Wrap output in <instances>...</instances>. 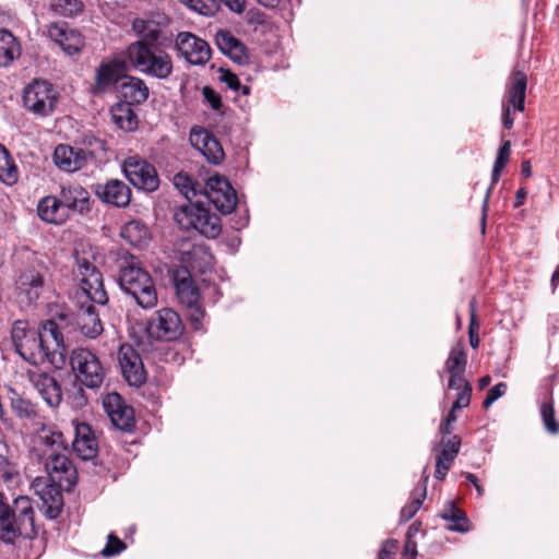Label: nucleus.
Wrapping results in <instances>:
<instances>
[{"label":"nucleus","instance_id":"nucleus-33","mask_svg":"<svg viewBox=\"0 0 559 559\" xmlns=\"http://www.w3.org/2000/svg\"><path fill=\"white\" fill-rule=\"evenodd\" d=\"M20 55L21 45L15 36L7 29H0V67L10 66Z\"/></svg>","mask_w":559,"mask_h":559},{"label":"nucleus","instance_id":"nucleus-12","mask_svg":"<svg viewBox=\"0 0 559 559\" xmlns=\"http://www.w3.org/2000/svg\"><path fill=\"white\" fill-rule=\"evenodd\" d=\"M204 194L222 214L231 213L237 205L236 191L223 177L214 176L209 178L204 188Z\"/></svg>","mask_w":559,"mask_h":559},{"label":"nucleus","instance_id":"nucleus-42","mask_svg":"<svg viewBox=\"0 0 559 559\" xmlns=\"http://www.w3.org/2000/svg\"><path fill=\"white\" fill-rule=\"evenodd\" d=\"M174 185L189 201L202 192V187L185 174H177L174 177Z\"/></svg>","mask_w":559,"mask_h":559},{"label":"nucleus","instance_id":"nucleus-27","mask_svg":"<svg viewBox=\"0 0 559 559\" xmlns=\"http://www.w3.org/2000/svg\"><path fill=\"white\" fill-rule=\"evenodd\" d=\"M215 40L219 50L233 61L238 64H246L248 62L249 58L245 45L230 32L219 29L215 35Z\"/></svg>","mask_w":559,"mask_h":559},{"label":"nucleus","instance_id":"nucleus-30","mask_svg":"<svg viewBox=\"0 0 559 559\" xmlns=\"http://www.w3.org/2000/svg\"><path fill=\"white\" fill-rule=\"evenodd\" d=\"M38 216L46 223L61 225L69 214L56 195H47L43 198L37 205Z\"/></svg>","mask_w":559,"mask_h":559},{"label":"nucleus","instance_id":"nucleus-22","mask_svg":"<svg viewBox=\"0 0 559 559\" xmlns=\"http://www.w3.org/2000/svg\"><path fill=\"white\" fill-rule=\"evenodd\" d=\"M467 357L462 342H457L450 350L445 361V370L450 373L449 388L460 389L465 386L464 378Z\"/></svg>","mask_w":559,"mask_h":559},{"label":"nucleus","instance_id":"nucleus-47","mask_svg":"<svg viewBox=\"0 0 559 559\" xmlns=\"http://www.w3.org/2000/svg\"><path fill=\"white\" fill-rule=\"evenodd\" d=\"M461 439L457 436L442 437L439 442V456L456 457L460 452Z\"/></svg>","mask_w":559,"mask_h":559},{"label":"nucleus","instance_id":"nucleus-50","mask_svg":"<svg viewBox=\"0 0 559 559\" xmlns=\"http://www.w3.org/2000/svg\"><path fill=\"white\" fill-rule=\"evenodd\" d=\"M426 498V486L421 489L420 493L413 498L409 504L405 506L401 511V521H409L420 509L424 499Z\"/></svg>","mask_w":559,"mask_h":559},{"label":"nucleus","instance_id":"nucleus-13","mask_svg":"<svg viewBox=\"0 0 559 559\" xmlns=\"http://www.w3.org/2000/svg\"><path fill=\"white\" fill-rule=\"evenodd\" d=\"M80 288L87 299L95 304L105 305L108 300L104 288L102 273L90 262L79 264L78 274Z\"/></svg>","mask_w":559,"mask_h":559},{"label":"nucleus","instance_id":"nucleus-53","mask_svg":"<svg viewBox=\"0 0 559 559\" xmlns=\"http://www.w3.org/2000/svg\"><path fill=\"white\" fill-rule=\"evenodd\" d=\"M187 309V316L190 320L191 324L195 330L201 328L202 320L204 318V310L200 305V300L197 302H193L192 305H186Z\"/></svg>","mask_w":559,"mask_h":559},{"label":"nucleus","instance_id":"nucleus-23","mask_svg":"<svg viewBox=\"0 0 559 559\" xmlns=\"http://www.w3.org/2000/svg\"><path fill=\"white\" fill-rule=\"evenodd\" d=\"M90 155L82 148L60 144L55 150L53 160L59 169L74 173L85 166Z\"/></svg>","mask_w":559,"mask_h":559},{"label":"nucleus","instance_id":"nucleus-14","mask_svg":"<svg viewBox=\"0 0 559 559\" xmlns=\"http://www.w3.org/2000/svg\"><path fill=\"white\" fill-rule=\"evenodd\" d=\"M103 407L112 426L121 431H131L134 427L133 408L126 404L120 394L108 393L103 399Z\"/></svg>","mask_w":559,"mask_h":559},{"label":"nucleus","instance_id":"nucleus-18","mask_svg":"<svg viewBox=\"0 0 559 559\" xmlns=\"http://www.w3.org/2000/svg\"><path fill=\"white\" fill-rule=\"evenodd\" d=\"M33 388L49 407H58L62 401V390L58 380L48 372L29 371Z\"/></svg>","mask_w":559,"mask_h":559},{"label":"nucleus","instance_id":"nucleus-32","mask_svg":"<svg viewBox=\"0 0 559 559\" xmlns=\"http://www.w3.org/2000/svg\"><path fill=\"white\" fill-rule=\"evenodd\" d=\"M76 325L90 338L97 337L103 332V325L93 305H82L76 314Z\"/></svg>","mask_w":559,"mask_h":559},{"label":"nucleus","instance_id":"nucleus-15","mask_svg":"<svg viewBox=\"0 0 559 559\" xmlns=\"http://www.w3.org/2000/svg\"><path fill=\"white\" fill-rule=\"evenodd\" d=\"M0 524H34V509L31 499L20 496L12 504L5 502L0 492Z\"/></svg>","mask_w":559,"mask_h":559},{"label":"nucleus","instance_id":"nucleus-59","mask_svg":"<svg viewBox=\"0 0 559 559\" xmlns=\"http://www.w3.org/2000/svg\"><path fill=\"white\" fill-rule=\"evenodd\" d=\"M221 80L231 90L238 91L241 87L240 81L236 74L230 71H224Z\"/></svg>","mask_w":559,"mask_h":559},{"label":"nucleus","instance_id":"nucleus-29","mask_svg":"<svg viewBox=\"0 0 559 559\" xmlns=\"http://www.w3.org/2000/svg\"><path fill=\"white\" fill-rule=\"evenodd\" d=\"M123 103L129 105L143 104L148 97V87L145 82L135 76H124L118 86Z\"/></svg>","mask_w":559,"mask_h":559},{"label":"nucleus","instance_id":"nucleus-10","mask_svg":"<svg viewBox=\"0 0 559 559\" xmlns=\"http://www.w3.org/2000/svg\"><path fill=\"white\" fill-rule=\"evenodd\" d=\"M122 171L128 180L138 189L153 192L159 187L156 169L140 156H130L122 164Z\"/></svg>","mask_w":559,"mask_h":559},{"label":"nucleus","instance_id":"nucleus-46","mask_svg":"<svg viewBox=\"0 0 559 559\" xmlns=\"http://www.w3.org/2000/svg\"><path fill=\"white\" fill-rule=\"evenodd\" d=\"M51 8L61 15L73 16L83 11V2L81 0H52Z\"/></svg>","mask_w":559,"mask_h":559},{"label":"nucleus","instance_id":"nucleus-4","mask_svg":"<svg viewBox=\"0 0 559 559\" xmlns=\"http://www.w3.org/2000/svg\"><path fill=\"white\" fill-rule=\"evenodd\" d=\"M174 219L185 230H195L214 239L222 231L221 218L199 203L189 202L175 209Z\"/></svg>","mask_w":559,"mask_h":559},{"label":"nucleus","instance_id":"nucleus-9","mask_svg":"<svg viewBox=\"0 0 559 559\" xmlns=\"http://www.w3.org/2000/svg\"><path fill=\"white\" fill-rule=\"evenodd\" d=\"M527 78L522 71H514L510 78V83L502 103V124L506 129H511L514 123L512 112L524 111L526 96Z\"/></svg>","mask_w":559,"mask_h":559},{"label":"nucleus","instance_id":"nucleus-49","mask_svg":"<svg viewBox=\"0 0 559 559\" xmlns=\"http://www.w3.org/2000/svg\"><path fill=\"white\" fill-rule=\"evenodd\" d=\"M441 519L455 524H462L467 521L465 513L459 509L454 502L449 501L442 509Z\"/></svg>","mask_w":559,"mask_h":559},{"label":"nucleus","instance_id":"nucleus-2","mask_svg":"<svg viewBox=\"0 0 559 559\" xmlns=\"http://www.w3.org/2000/svg\"><path fill=\"white\" fill-rule=\"evenodd\" d=\"M118 284L124 295L142 309L150 310L157 306L155 282L133 257L120 265Z\"/></svg>","mask_w":559,"mask_h":559},{"label":"nucleus","instance_id":"nucleus-3","mask_svg":"<svg viewBox=\"0 0 559 559\" xmlns=\"http://www.w3.org/2000/svg\"><path fill=\"white\" fill-rule=\"evenodd\" d=\"M129 64L146 75L164 80L173 73L171 57L156 45L134 41L126 50Z\"/></svg>","mask_w":559,"mask_h":559},{"label":"nucleus","instance_id":"nucleus-21","mask_svg":"<svg viewBox=\"0 0 559 559\" xmlns=\"http://www.w3.org/2000/svg\"><path fill=\"white\" fill-rule=\"evenodd\" d=\"M58 198L68 214H84L91 210L90 193L80 185L61 186Z\"/></svg>","mask_w":559,"mask_h":559},{"label":"nucleus","instance_id":"nucleus-31","mask_svg":"<svg viewBox=\"0 0 559 559\" xmlns=\"http://www.w3.org/2000/svg\"><path fill=\"white\" fill-rule=\"evenodd\" d=\"M44 285V278L35 270H26L16 281V289L20 297H24L27 302L38 299L40 289Z\"/></svg>","mask_w":559,"mask_h":559},{"label":"nucleus","instance_id":"nucleus-24","mask_svg":"<svg viewBox=\"0 0 559 559\" xmlns=\"http://www.w3.org/2000/svg\"><path fill=\"white\" fill-rule=\"evenodd\" d=\"M95 193L103 202L118 207H124L131 201L130 188L118 179H111L104 185H97Z\"/></svg>","mask_w":559,"mask_h":559},{"label":"nucleus","instance_id":"nucleus-57","mask_svg":"<svg viewBox=\"0 0 559 559\" xmlns=\"http://www.w3.org/2000/svg\"><path fill=\"white\" fill-rule=\"evenodd\" d=\"M454 457L439 456L436 457V472L435 476L437 479H443L451 468Z\"/></svg>","mask_w":559,"mask_h":559},{"label":"nucleus","instance_id":"nucleus-43","mask_svg":"<svg viewBox=\"0 0 559 559\" xmlns=\"http://www.w3.org/2000/svg\"><path fill=\"white\" fill-rule=\"evenodd\" d=\"M62 490L63 489H58L56 487H51L48 489V502L43 503L44 513L47 520H55L59 515L62 504Z\"/></svg>","mask_w":559,"mask_h":559},{"label":"nucleus","instance_id":"nucleus-58","mask_svg":"<svg viewBox=\"0 0 559 559\" xmlns=\"http://www.w3.org/2000/svg\"><path fill=\"white\" fill-rule=\"evenodd\" d=\"M203 96L205 100L210 104V106L214 110H218L222 106V98L221 96L211 87L204 86L203 87Z\"/></svg>","mask_w":559,"mask_h":559},{"label":"nucleus","instance_id":"nucleus-34","mask_svg":"<svg viewBox=\"0 0 559 559\" xmlns=\"http://www.w3.org/2000/svg\"><path fill=\"white\" fill-rule=\"evenodd\" d=\"M114 123L121 130L133 131L138 126V118L128 103H117L110 110Z\"/></svg>","mask_w":559,"mask_h":559},{"label":"nucleus","instance_id":"nucleus-41","mask_svg":"<svg viewBox=\"0 0 559 559\" xmlns=\"http://www.w3.org/2000/svg\"><path fill=\"white\" fill-rule=\"evenodd\" d=\"M22 476L19 466L4 455L0 454V481L8 488H13L21 483Z\"/></svg>","mask_w":559,"mask_h":559},{"label":"nucleus","instance_id":"nucleus-54","mask_svg":"<svg viewBox=\"0 0 559 559\" xmlns=\"http://www.w3.org/2000/svg\"><path fill=\"white\" fill-rule=\"evenodd\" d=\"M56 485L53 483H50L49 479H45L41 477H37L32 483V488L34 489L35 493L39 496L43 503L48 502L49 495L47 493L48 489L51 487H55Z\"/></svg>","mask_w":559,"mask_h":559},{"label":"nucleus","instance_id":"nucleus-26","mask_svg":"<svg viewBox=\"0 0 559 559\" xmlns=\"http://www.w3.org/2000/svg\"><path fill=\"white\" fill-rule=\"evenodd\" d=\"M213 255L203 245H193L189 250H182L180 261L182 266L190 273L197 272L204 274L211 270L213 265Z\"/></svg>","mask_w":559,"mask_h":559},{"label":"nucleus","instance_id":"nucleus-62","mask_svg":"<svg viewBox=\"0 0 559 559\" xmlns=\"http://www.w3.org/2000/svg\"><path fill=\"white\" fill-rule=\"evenodd\" d=\"M489 202V187L487 188L485 192L484 198V206H483V215H481V233L485 234L486 231V219H487V203Z\"/></svg>","mask_w":559,"mask_h":559},{"label":"nucleus","instance_id":"nucleus-5","mask_svg":"<svg viewBox=\"0 0 559 559\" xmlns=\"http://www.w3.org/2000/svg\"><path fill=\"white\" fill-rule=\"evenodd\" d=\"M66 320V314H61L58 320H45L39 324L38 330H36L43 343V347L48 354V361L58 369H61L67 361V346L62 333Z\"/></svg>","mask_w":559,"mask_h":559},{"label":"nucleus","instance_id":"nucleus-8","mask_svg":"<svg viewBox=\"0 0 559 559\" xmlns=\"http://www.w3.org/2000/svg\"><path fill=\"white\" fill-rule=\"evenodd\" d=\"M12 340L16 352L24 360L35 366L48 361V354L35 329L26 330L19 322L13 326Z\"/></svg>","mask_w":559,"mask_h":559},{"label":"nucleus","instance_id":"nucleus-11","mask_svg":"<svg viewBox=\"0 0 559 559\" xmlns=\"http://www.w3.org/2000/svg\"><path fill=\"white\" fill-rule=\"evenodd\" d=\"M148 334L156 340L174 341L182 333L179 314L170 308L159 309L147 323Z\"/></svg>","mask_w":559,"mask_h":559},{"label":"nucleus","instance_id":"nucleus-19","mask_svg":"<svg viewBox=\"0 0 559 559\" xmlns=\"http://www.w3.org/2000/svg\"><path fill=\"white\" fill-rule=\"evenodd\" d=\"M47 34L69 56L80 52L84 46L82 35L64 22L51 23Z\"/></svg>","mask_w":559,"mask_h":559},{"label":"nucleus","instance_id":"nucleus-55","mask_svg":"<svg viewBox=\"0 0 559 559\" xmlns=\"http://www.w3.org/2000/svg\"><path fill=\"white\" fill-rule=\"evenodd\" d=\"M457 391L456 399L452 405L453 411H457L468 406L471 401V386L467 381H465V386L460 389H455Z\"/></svg>","mask_w":559,"mask_h":559},{"label":"nucleus","instance_id":"nucleus-36","mask_svg":"<svg viewBox=\"0 0 559 559\" xmlns=\"http://www.w3.org/2000/svg\"><path fill=\"white\" fill-rule=\"evenodd\" d=\"M121 237L133 247H141L151 237L150 229L140 221L133 219L123 225Z\"/></svg>","mask_w":559,"mask_h":559},{"label":"nucleus","instance_id":"nucleus-28","mask_svg":"<svg viewBox=\"0 0 559 559\" xmlns=\"http://www.w3.org/2000/svg\"><path fill=\"white\" fill-rule=\"evenodd\" d=\"M176 295L182 306L192 305L200 300V293L187 269H178L174 273Z\"/></svg>","mask_w":559,"mask_h":559},{"label":"nucleus","instance_id":"nucleus-64","mask_svg":"<svg viewBox=\"0 0 559 559\" xmlns=\"http://www.w3.org/2000/svg\"><path fill=\"white\" fill-rule=\"evenodd\" d=\"M469 342L472 347H476L478 345V337L474 334V317H472L471 325H469Z\"/></svg>","mask_w":559,"mask_h":559},{"label":"nucleus","instance_id":"nucleus-6","mask_svg":"<svg viewBox=\"0 0 559 559\" xmlns=\"http://www.w3.org/2000/svg\"><path fill=\"white\" fill-rule=\"evenodd\" d=\"M58 99V92L45 80H34L24 88L23 105L37 117L50 116L55 111Z\"/></svg>","mask_w":559,"mask_h":559},{"label":"nucleus","instance_id":"nucleus-61","mask_svg":"<svg viewBox=\"0 0 559 559\" xmlns=\"http://www.w3.org/2000/svg\"><path fill=\"white\" fill-rule=\"evenodd\" d=\"M506 392H507V384L503 382H500V383L496 384L495 386H491V404L496 400H498L499 397L504 395Z\"/></svg>","mask_w":559,"mask_h":559},{"label":"nucleus","instance_id":"nucleus-63","mask_svg":"<svg viewBox=\"0 0 559 559\" xmlns=\"http://www.w3.org/2000/svg\"><path fill=\"white\" fill-rule=\"evenodd\" d=\"M526 198V191L525 189L521 188L516 191V195H515V202H514V206L515 207H519L520 205L523 204V201L525 200Z\"/></svg>","mask_w":559,"mask_h":559},{"label":"nucleus","instance_id":"nucleus-56","mask_svg":"<svg viewBox=\"0 0 559 559\" xmlns=\"http://www.w3.org/2000/svg\"><path fill=\"white\" fill-rule=\"evenodd\" d=\"M399 542L396 539H386L382 543L378 552V559H393L399 550Z\"/></svg>","mask_w":559,"mask_h":559},{"label":"nucleus","instance_id":"nucleus-44","mask_svg":"<svg viewBox=\"0 0 559 559\" xmlns=\"http://www.w3.org/2000/svg\"><path fill=\"white\" fill-rule=\"evenodd\" d=\"M511 154V142L504 141L498 151V155L491 173V187L499 180L500 174L507 163L509 162Z\"/></svg>","mask_w":559,"mask_h":559},{"label":"nucleus","instance_id":"nucleus-35","mask_svg":"<svg viewBox=\"0 0 559 559\" xmlns=\"http://www.w3.org/2000/svg\"><path fill=\"white\" fill-rule=\"evenodd\" d=\"M121 70L122 64L119 61L102 63L96 72L94 91H106L111 84H114L117 81Z\"/></svg>","mask_w":559,"mask_h":559},{"label":"nucleus","instance_id":"nucleus-40","mask_svg":"<svg viewBox=\"0 0 559 559\" xmlns=\"http://www.w3.org/2000/svg\"><path fill=\"white\" fill-rule=\"evenodd\" d=\"M19 179L17 167L7 148L0 144V180L5 185H13Z\"/></svg>","mask_w":559,"mask_h":559},{"label":"nucleus","instance_id":"nucleus-1","mask_svg":"<svg viewBox=\"0 0 559 559\" xmlns=\"http://www.w3.org/2000/svg\"><path fill=\"white\" fill-rule=\"evenodd\" d=\"M32 452L56 488L70 491L74 487L78 472L69 457L68 441L61 432L43 430L35 439Z\"/></svg>","mask_w":559,"mask_h":559},{"label":"nucleus","instance_id":"nucleus-17","mask_svg":"<svg viewBox=\"0 0 559 559\" xmlns=\"http://www.w3.org/2000/svg\"><path fill=\"white\" fill-rule=\"evenodd\" d=\"M176 46L181 56L191 64H204L211 58V48L209 44L195 35L181 32L177 35Z\"/></svg>","mask_w":559,"mask_h":559},{"label":"nucleus","instance_id":"nucleus-60","mask_svg":"<svg viewBox=\"0 0 559 559\" xmlns=\"http://www.w3.org/2000/svg\"><path fill=\"white\" fill-rule=\"evenodd\" d=\"M222 2L233 12L241 13L245 10L246 0H218V7Z\"/></svg>","mask_w":559,"mask_h":559},{"label":"nucleus","instance_id":"nucleus-16","mask_svg":"<svg viewBox=\"0 0 559 559\" xmlns=\"http://www.w3.org/2000/svg\"><path fill=\"white\" fill-rule=\"evenodd\" d=\"M118 361L123 378L130 385L139 386L146 379V371L139 353L129 344L118 350Z\"/></svg>","mask_w":559,"mask_h":559},{"label":"nucleus","instance_id":"nucleus-25","mask_svg":"<svg viewBox=\"0 0 559 559\" xmlns=\"http://www.w3.org/2000/svg\"><path fill=\"white\" fill-rule=\"evenodd\" d=\"M75 437L72 441L74 452L84 461L93 460L98 452V443L90 425L78 423L74 426Z\"/></svg>","mask_w":559,"mask_h":559},{"label":"nucleus","instance_id":"nucleus-51","mask_svg":"<svg viewBox=\"0 0 559 559\" xmlns=\"http://www.w3.org/2000/svg\"><path fill=\"white\" fill-rule=\"evenodd\" d=\"M124 548L126 544L115 533H109L107 543L100 554L104 557H112L120 554Z\"/></svg>","mask_w":559,"mask_h":559},{"label":"nucleus","instance_id":"nucleus-7","mask_svg":"<svg viewBox=\"0 0 559 559\" xmlns=\"http://www.w3.org/2000/svg\"><path fill=\"white\" fill-rule=\"evenodd\" d=\"M70 365L79 382L90 389L100 386L105 372L98 357L86 348H76L70 356Z\"/></svg>","mask_w":559,"mask_h":559},{"label":"nucleus","instance_id":"nucleus-45","mask_svg":"<svg viewBox=\"0 0 559 559\" xmlns=\"http://www.w3.org/2000/svg\"><path fill=\"white\" fill-rule=\"evenodd\" d=\"M188 9L202 15H213L218 11V0H179Z\"/></svg>","mask_w":559,"mask_h":559},{"label":"nucleus","instance_id":"nucleus-38","mask_svg":"<svg viewBox=\"0 0 559 559\" xmlns=\"http://www.w3.org/2000/svg\"><path fill=\"white\" fill-rule=\"evenodd\" d=\"M8 400L12 411L20 418H33L36 416V404L14 389L8 390Z\"/></svg>","mask_w":559,"mask_h":559},{"label":"nucleus","instance_id":"nucleus-52","mask_svg":"<svg viewBox=\"0 0 559 559\" xmlns=\"http://www.w3.org/2000/svg\"><path fill=\"white\" fill-rule=\"evenodd\" d=\"M419 532V526H408L405 545L402 550V557L405 559H415L417 555V545L413 537Z\"/></svg>","mask_w":559,"mask_h":559},{"label":"nucleus","instance_id":"nucleus-20","mask_svg":"<svg viewBox=\"0 0 559 559\" xmlns=\"http://www.w3.org/2000/svg\"><path fill=\"white\" fill-rule=\"evenodd\" d=\"M190 142L210 163L219 164L224 157L219 142L204 128L193 127Z\"/></svg>","mask_w":559,"mask_h":559},{"label":"nucleus","instance_id":"nucleus-48","mask_svg":"<svg viewBox=\"0 0 559 559\" xmlns=\"http://www.w3.org/2000/svg\"><path fill=\"white\" fill-rule=\"evenodd\" d=\"M540 415L546 430L551 435L558 433L559 424L555 419V409L551 402L542 404Z\"/></svg>","mask_w":559,"mask_h":559},{"label":"nucleus","instance_id":"nucleus-37","mask_svg":"<svg viewBox=\"0 0 559 559\" xmlns=\"http://www.w3.org/2000/svg\"><path fill=\"white\" fill-rule=\"evenodd\" d=\"M132 29L140 37L138 41H144L145 45H155L160 34L159 25L154 20L135 19Z\"/></svg>","mask_w":559,"mask_h":559},{"label":"nucleus","instance_id":"nucleus-39","mask_svg":"<svg viewBox=\"0 0 559 559\" xmlns=\"http://www.w3.org/2000/svg\"><path fill=\"white\" fill-rule=\"evenodd\" d=\"M40 526H0V539L4 544H14L19 538L33 539Z\"/></svg>","mask_w":559,"mask_h":559}]
</instances>
